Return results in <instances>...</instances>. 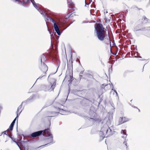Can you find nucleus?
Listing matches in <instances>:
<instances>
[{
	"label": "nucleus",
	"instance_id": "nucleus-1",
	"mask_svg": "<svg viewBox=\"0 0 150 150\" xmlns=\"http://www.w3.org/2000/svg\"><path fill=\"white\" fill-rule=\"evenodd\" d=\"M43 135L46 137H49L48 140H49V143H52L53 141V137L51 134L50 129H45L44 131H40L34 132L31 134V136L33 137H35L38 136L42 134Z\"/></svg>",
	"mask_w": 150,
	"mask_h": 150
},
{
	"label": "nucleus",
	"instance_id": "nucleus-19",
	"mask_svg": "<svg viewBox=\"0 0 150 150\" xmlns=\"http://www.w3.org/2000/svg\"><path fill=\"white\" fill-rule=\"evenodd\" d=\"M109 41H110V44L111 42H110V39H109Z\"/></svg>",
	"mask_w": 150,
	"mask_h": 150
},
{
	"label": "nucleus",
	"instance_id": "nucleus-11",
	"mask_svg": "<svg viewBox=\"0 0 150 150\" xmlns=\"http://www.w3.org/2000/svg\"><path fill=\"white\" fill-rule=\"evenodd\" d=\"M13 126H14V125L12 124H11L10 127H9V129L11 130H13Z\"/></svg>",
	"mask_w": 150,
	"mask_h": 150
},
{
	"label": "nucleus",
	"instance_id": "nucleus-16",
	"mask_svg": "<svg viewBox=\"0 0 150 150\" xmlns=\"http://www.w3.org/2000/svg\"><path fill=\"white\" fill-rule=\"evenodd\" d=\"M114 91L115 92V93H116V94L117 95V91H116L115 90H114Z\"/></svg>",
	"mask_w": 150,
	"mask_h": 150
},
{
	"label": "nucleus",
	"instance_id": "nucleus-9",
	"mask_svg": "<svg viewBox=\"0 0 150 150\" xmlns=\"http://www.w3.org/2000/svg\"><path fill=\"white\" fill-rule=\"evenodd\" d=\"M38 9H37L38 11L40 12V13L41 14H42L43 13V10H42L39 7H38Z\"/></svg>",
	"mask_w": 150,
	"mask_h": 150
},
{
	"label": "nucleus",
	"instance_id": "nucleus-8",
	"mask_svg": "<svg viewBox=\"0 0 150 150\" xmlns=\"http://www.w3.org/2000/svg\"><path fill=\"white\" fill-rule=\"evenodd\" d=\"M125 131V130H122L121 132V134L123 135V136H122V137L124 138H125L127 136L126 132Z\"/></svg>",
	"mask_w": 150,
	"mask_h": 150
},
{
	"label": "nucleus",
	"instance_id": "nucleus-10",
	"mask_svg": "<svg viewBox=\"0 0 150 150\" xmlns=\"http://www.w3.org/2000/svg\"><path fill=\"white\" fill-rule=\"evenodd\" d=\"M43 88H45L44 90L45 91L49 90L50 89V87L45 86H43Z\"/></svg>",
	"mask_w": 150,
	"mask_h": 150
},
{
	"label": "nucleus",
	"instance_id": "nucleus-18",
	"mask_svg": "<svg viewBox=\"0 0 150 150\" xmlns=\"http://www.w3.org/2000/svg\"><path fill=\"white\" fill-rule=\"evenodd\" d=\"M102 137H103V138H104V137H105V136H104V135H103V136Z\"/></svg>",
	"mask_w": 150,
	"mask_h": 150
},
{
	"label": "nucleus",
	"instance_id": "nucleus-20",
	"mask_svg": "<svg viewBox=\"0 0 150 150\" xmlns=\"http://www.w3.org/2000/svg\"><path fill=\"white\" fill-rule=\"evenodd\" d=\"M51 87H53V85H52V86H51Z\"/></svg>",
	"mask_w": 150,
	"mask_h": 150
},
{
	"label": "nucleus",
	"instance_id": "nucleus-22",
	"mask_svg": "<svg viewBox=\"0 0 150 150\" xmlns=\"http://www.w3.org/2000/svg\"><path fill=\"white\" fill-rule=\"evenodd\" d=\"M1 107L0 106V109L1 108Z\"/></svg>",
	"mask_w": 150,
	"mask_h": 150
},
{
	"label": "nucleus",
	"instance_id": "nucleus-5",
	"mask_svg": "<svg viewBox=\"0 0 150 150\" xmlns=\"http://www.w3.org/2000/svg\"><path fill=\"white\" fill-rule=\"evenodd\" d=\"M129 120L128 119L125 117H121L119 119V122L120 124L123 123Z\"/></svg>",
	"mask_w": 150,
	"mask_h": 150
},
{
	"label": "nucleus",
	"instance_id": "nucleus-23",
	"mask_svg": "<svg viewBox=\"0 0 150 150\" xmlns=\"http://www.w3.org/2000/svg\"><path fill=\"white\" fill-rule=\"evenodd\" d=\"M41 62H42V59H41Z\"/></svg>",
	"mask_w": 150,
	"mask_h": 150
},
{
	"label": "nucleus",
	"instance_id": "nucleus-17",
	"mask_svg": "<svg viewBox=\"0 0 150 150\" xmlns=\"http://www.w3.org/2000/svg\"><path fill=\"white\" fill-rule=\"evenodd\" d=\"M14 0L16 1H19L20 0Z\"/></svg>",
	"mask_w": 150,
	"mask_h": 150
},
{
	"label": "nucleus",
	"instance_id": "nucleus-15",
	"mask_svg": "<svg viewBox=\"0 0 150 150\" xmlns=\"http://www.w3.org/2000/svg\"><path fill=\"white\" fill-rule=\"evenodd\" d=\"M85 4H85V6H87V5H88V4H87L86 1H85Z\"/></svg>",
	"mask_w": 150,
	"mask_h": 150
},
{
	"label": "nucleus",
	"instance_id": "nucleus-3",
	"mask_svg": "<svg viewBox=\"0 0 150 150\" xmlns=\"http://www.w3.org/2000/svg\"><path fill=\"white\" fill-rule=\"evenodd\" d=\"M49 18L50 21H52L54 23V27L55 30L58 35H60L61 34V33L59 30V28L60 26L59 25L58 23H56V21L51 18L50 17Z\"/></svg>",
	"mask_w": 150,
	"mask_h": 150
},
{
	"label": "nucleus",
	"instance_id": "nucleus-24",
	"mask_svg": "<svg viewBox=\"0 0 150 150\" xmlns=\"http://www.w3.org/2000/svg\"><path fill=\"white\" fill-rule=\"evenodd\" d=\"M124 143H125V142H124Z\"/></svg>",
	"mask_w": 150,
	"mask_h": 150
},
{
	"label": "nucleus",
	"instance_id": "nucleus-7",
	"mask_svg": "<svg viewBox=\"0 0 150 150\" xmlns=\"http://www.w3.org/2000/svg\"><path fill=\"white\" fill-rule=\"evenodd\" d=\"M42 67L41 68V69L43 72H45L47 71L48 70V67L47 65L44 63L42 64Z\"/></svg>",
	"mask_w": 150,
	"mask_h": 150
},
{
	"label": "nucleus",
	"instance_id": "nucleus-2",
	"mask_svg": "<svg viewBox=\"0 0 150 150\" xmlns=\"http://www.w3.org/2000/svg\"><path fill=\"white\" fill-rule=\"evenodd\" d=\"M95 29L96 30L98 39L101 41L103 40L105 38V33L104 28L102 25L100 23L96 24Z\"/></svg>",
	"mask_w": 150,
	"mask_h": 150
},
{
	"label": "nucleus",
	"instance_id": "nucleus-12",
	"mask_svg": "<svg viewBox=\"0 0 150 150\" xmlns=\"http://www.w3.org/2000/svg\"><path fill=\"white\" fill-rule=\"evenodd\" d=\"M18 114H17V117H16V118L14 119V120H13V121L12 122L11 124H13L14 125L15 123V121L16 119V118H17L18 117Z\"/></svg>",
	"mask_w": 150,
	"mask_h": 150
},
{
	"label": "nucleus",
	"instance_id": "nucleus-13",
	"mask_svg": "<svg viewBox=\"0 0 150 150\" xmlns=\"http://www.w3.org/2000/svg\"><path fill=\"white\" fill-rule=\"evenodd\" d=\"M21 107H22V106L21 105L19 106L18 108V111L19 110L21 109Z\"/></svg>",
	"mask_w": 150,
	"mask_h": 150
},
{
	"label": "nucleus",
	"instance_id": "nucleus-21",
	"mask_svg": "<svg viewBox=\"0 0 150 150\" xmlns=\"http://www.w3.org/2000/svg\"><path fill=\"white\" fill-rule=\"evenodd\" d=\"M125 145H126V146H127V144H126H126H125Z\"/></svg>",
	"mask_w": 150,
	"mask_h": 150
},
{
	"label": "nucleus",
	"instance_id": "nucleus-4",
	"mask_svg": "<svg viewBox=\"0 0 150 150\" xmlns=\"http://www.w3.org/2000/svg\"><path fill=\"white\" fill-rule=\"evenodd\" d=\"M30 1L33 4V5L36 8L38 9V7L37 6V4L35 3L34 0H27L25 1L24 2H23L21 1H20L21 4H22V5L25 4L26 3H27L29 1Z\"/></svg>",
	"mask_w": 150,
	"mask_h": 150
},
{
	"label": "nucleus",
	"instance_id": "nucleus-14",
	"mask_svg": "<svg viewBox=\"0 0 150 150\" xmlns=\"http://www.w3.org/2000/svg\"><path fill=\"white\" fill-rule=\"evenodd\" d=\"M6 132H7V131H4V132H3L2 133H4V134H6Z\"/></svg>",
	"mask_w": 150,
	"mask_h": 150
},
{
	"label": "nucleus",
	"instance_id": "nucleus-6",
	"mask_svg": "<svg viewBox=\"0 0 150 150\" xmlns=\"http://www.w3.org/2000/svg\"><path fill=\"white\" fill-rule=\"evenodd\" d=\"M108 128L107 127H103L101 129V131L100 132V133H103L104 134H107L108 133Z\"/></svg>",
	"mask_w": 150,
	"mask_h": 150
}]
</instances>
